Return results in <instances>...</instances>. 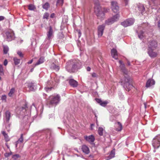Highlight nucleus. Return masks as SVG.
I'll return each mask as SVG.
<instances>
[{
	"label": "nucleus",
	"instance_id": "f257e3e1",
	"mask_svg": "<svg viewBox=\"0 0 160 160\" xmlns=\"http://www.w3.org/2000/svg\"><path fill=\"white\" fill-rule=\"evenodd\" d=\"M82 64L78 60H71L68 61L66 63V68L69 72H73L81 68Z\"/></svg>",
	"mask_w": 160,
	"mask_h": 160
},
{
	"label": "nucleus",
	"instance_id": "f03ea898",
	"mask_svg": "<svg viewBox=\"0 0 160 160\" xmlns=\"http://www.w3.org/2000/svg\"><path fill=\"white\" fill-rule=\"evenodd\" d=\"M61 100V97L59 94H54L49 97L47 104L49 107L56 106L59 104Z\"/></svg>",
	"mask_w": 160,
	"mask_h": 160
},
{
	"label": "nucleus",
	"instance_id": "7ed1b4c3",
	"mask_svg": "<svg viewBox=\"0 0 160 160\" xmlns=\"http://www.w3.org/2000/svg\"><path fill=\"white\" fill-rule=\"evenodd\" d=\"M109 9L102 8L99 5L96 4L94 7V11L97 16L98 17H103L104 15V13L107 12Z\"/></svg>",
	"mask_w": 160,
	"mask_h": 160
},
{
	"label": "nucleus",
	"instance_id": "20e7f679",
	"mask_svg": "<svg viewBox=\"0 0 160 160\" xmlns=\"http://www.w3.org/2000/svg\"><path fill=\"white\" fill-rule=\"evenodd\" d=\"M122 83L123 84L124 88L127 91H129L133 87L130 82V78L128 76H125L124 79L122 81Z\"/></svg>",
	"mask_w": 160,
	"mask_h": 160
},
{
	"label": "nucleus",
	"instance_id": "39448f33",
	"mask_svg": "<svg viewBox=\"0 0 160 160\" xmlns=\"http://www.w3.org/2000/svg\"><path fill=\"white\" fill-rule=\"evenodd\" d=\"M119 17V15L117 14L113 16L111 18H110L105 21L106 24L109 25L114 22H115L117 21Z\"/></svg>",
	"mask_w": 160,
	"mask_h": 160
},
{
	"label": "nucleus",
	"instance_id": "423d86ee",
	"mask_svg": "<svg viewBox=\"0 0 160 160\" xmlns=\"http://www.w3.org/2000/svg\"><path fill=\"white\" fill-rule=\"evenodd\" d=\"M152 145L154 148H158L160 145V135L156 137L152 141Z\"/></svg>",
	"mask_w": 160,
	"mask_h": 160
},
{
	"label": "nucleus",
	"instance_id": "0eeeda50",
	"mask_svg": "<svg viewBox=\"0 0 160 160\" xmlns=\"http://www.w3.org/2000/svg\"><path fill=\"white\" fill-rule=\"evenodd\" d=\"M134 22V20L133 18H129L122 22L121 25L126 27L132 25Z\"/></svg>",
	"mask_w": 160,
	"mask_h": 160
},
{
	"label": "nucleus",
	"instance_id": "6e6552de",
	"mask_svg": "<svg viewBox=\"0 0 160 160\" xmlns=\"http://www.w3.org/2000/svg\"><path fill=\"white\" fill-rule=\"evenodd\" d=\"M111 8L113 12H118L119 10V7L117 2L112 1L111 2Z\"/></svg>",
	"mask_w": 160,
	"mask_h": 160
},
{
	"label": "nucleus",
	"instance_id": "1a4fd4ad",
	"mask_svg": "<svg viewBox=\"0 0 160 160\" xmlns=\"http://www.w3.org/2000/svg\"><path fill=\"white\" fill-rule=\"evenodd\" d=\"M158 46V43L155 40H153L150 41L148 43V47L149 49H156Z\"/></svg>",
	"mask_w": 160,
	"mask_h": 160
},
{
	"label": "nucleus",
	"instance_id": "9d476101",
	"mask_svg": "<svg viewBox=\"0 0 160 160\" xmlns=\"http://www.w3.org/2000/svg\"><path fill=\"white\" fill-rule=\"evenodd\" d=\"M105 27V26L104 25L98 26V35L99 37H101L102 36Z\"/></svg>",
	"mask_w": 160,
	"mask_h": 160
},
{
	"label": "nucleus",
	"instance_id": "9b49d317",
	"mask_svg": "<svg viewBox=\"0 0 160 160\" xmlns=\"http://www.w3.org/2000/svg\"><path fill=\"white\" fill-rule=\"evenodd\" d=\"M155 49H148V53L151 57L154 58L157 56V53L156 52L153 51Z\"/></svg>",
	"mask_w": 160,
	"mask_h": 160
},
{
	"label": "nucleus",
	"instance_id": "f8f14e48",
	"mask_svg": "<svg viewBox=\"0 0 160 160\" xmlns=\"http://www.w3.org/2000/svg\"><path fill=\"white\" fill-rule=\"evenodd\" d=\"M53 30L51 26H50L48 31L47 33V38L49 40L51 39L53 35Z\"/></svg>",
	"mask_w": 160,
	"mask_h": 160
},
{
	"label": "nucleus",
	"instance_id": "ddd939ff",
	"mask_svg": "<svg viewBox=\"0 0 160 160\" xmlns=\"http://www.w3.org/2000/svg\"><path fill=\"white\" fill-rule=\"evenodd\" d=\"M111 54L112 57L116 59L118 58V55L117 50L115 48H113L111 51Z\"/></svg>",
	"mask_w": 160,
	"mask_h": 160
},
{
	"label": "nucleus",
	"instance_id": "4468645a",
	"mask_svg": "<svg viewBox=\"0 0 160 160\" xmlns=\"http://www.w3.org/2000/svg\"><path fill=\"white\" fill-rule=\"evenodd\" d=\"M69 82L70 85L74 88L77 87L78 85V82L73 79H70Z\"/></svg>",
	"mask_w": 160,
	"mask_h": 160
},
{
	"label": "nucleus",
	"instance_id": "2eb2a0df",
	"mask_svg": "<svg viewBox=\"0 0 160 160\" xmlns=\"http://www.w3.org/2000/svg\"><path fill=\"white\" fill-rule=\"evenodd\" d=\"M119 67L121 71L123 73V74L126 75L127 76H128V71L126 68L125 65L123 64L121 65H120Z\"/></svg>",
	"mask_w": 160,
	"mask_h": 160
},
{
	"label": "nucleus",
	"instance_id": "dca6fc26",
	"mask_svg": "<svg viewBox=\"0 0 160 160\" xmlns=\"http://www.w3.org/2000/svg\"><path fill=\"white\" fill-rule=\"evenodd\" d=\"M7 38L8 40L11 41L14 38V34L13 32H7L6 33Z\"/></svg>",
	"mask_w": 160,
	"mask_h": 160
},
{
	"label": "nucleus",
	"instance_id": "f3484780",
	"mask_svg": "<svg viewBox=\"0 0 160 160\" xmlns=\"http://www.w3.org/2000/svg\"><path fill=\"white\" fill-rule=\"evenodd\" d=\"M155 82L153 79H149L147 81L146 87L147 88L155 84Z\"/></svg>",
	"mask_w": 160,
	"mask_h": 160
},
{
	"label": "nucleus",
	"instance_id": "a211bd4d",
	"mask_svg": "<svg viewBox=\"0 0 160 160\" xmlns=\"http://www.w3.org/2000/svg\"><path fill=\"white\" fill-rule=\"evenodd\" d=\"M84 139L88 142H93L95 140V138L92 135H91L88 136H85Z\"/></svg>",
	"mask_w": 160,
	"mask_h": 160
},
{
	"label": "nucleus",
	"instance_id": "6ab92c4d",
	"mask_svg": "<svg viewBox=\"0 0 160 160\" xmlns=\"http://www.w3.org/2000/svg\"><path fill=\"white\" fill-rule=\"evenodd\" d=\"M116 125L115 130L117 131H121L122 128V126L120 122H118L115 123Z\"/></svg>",
	"mask_w": 160,
	"mask_h": 160
},
{
	"label": "nucleus",
	"instance_id": "aec40b11",
	"mask_svg": "<svg viewBox=\"0 0 160 160\" xmlns=\"http://www.w3.org/2000/svg\"><path fill=\"white\" fill-rule=\"evenodd\" d=\"M10 117L11 113L10 112L8 111H6L5 113V118L7 123L9 122Z\"/></svg>",
	"mask_w": 160,
	"mask_h": 160
},
{
	"label": "nucleus",
	"instance_id": "412c9836",
	"mask_svg": "<svg viewBox=\"0 0 160 160\" xmlns=\"http://www.w3.org/2000/svg\"><path fill=\"white\" fill-rule=\"evenodd\" d=\"M82 149L83 152L86 154H88L89 152V148L85 145H83L82 146Z\"/></svg>",
	"mask_w": 160,
	"mask_h": 160
},
{
	"label": "nucleus",
	"instance_id": "4be33fe9",
	"mask_svg": "<svg viewBox=\"0 0 160 160\" xmlns=\"http://www.w3.org/2000/svg\"><path fill=\"white\" fill-rule=\"evenodd\" d=\"M50 68L51 69L54 70L56 71H58L59 69V66L56 65L54 63L51 64Z\"/></svg>",
	"mask_w": 160,
	"mask_h": 160
},
{
	"label": "nucleus",
	"instance_id": "5701e85b",
	"mask_svg": "<svg viewBox=\"0 0 160 160\" xmlns=\"http://www.w3.org/2000/svg\"><path fill=\"white\" fill-rule=\"evenodd\" d=\"M23 141V134H21L20 138L18 139V140L16 142V147H17L18 144L19 143H22Z\"/></svg>",
	"mask_w": 160,
	"mask_h": 160
},
{
	"label": "nucleus",
	"instance_id": "b1692460",
	"mask_svg": "<svg viewBox=\"0 0 160 160\" xmlns=\"http://www.w3.org/2000/svg\"><path fill=\"white\" fill-rule=\"evenodd\" d=\"M35 84L34 83H31L28 84V88L29 90L31 91H33L35 90Z\"/></svg>",
	"mask_w": 160,
	"mask_h": 160
},
{
	"label": "nucleus",
	"instance_id": "393cba45",
	"mask_svg": "<svg viewBox=\"0 0 160 160\" xmlns=\"http://www.w3.org/2000/svg\"><path fill=\"white\" fill-rule=\"evenodd\" d=\"M138 10L140 11V13L142 14V13L145 11V8L144 6L142 5H140L138 6Z\"/></svg>",
	"mask_w": 160,
	"mask_h": 160
},
{
	"label": "nucleus",
	"instance_id": "a878e982",
	"mask_svg": "<svg viewBox=\"0 0 160 160\" xmlns=\"http://www.w3.org/2000/svg\"><path fill=\"white\" fill-rule=\"evenodd\" d=\"M44 58L43 57H41L39 59L38 61L35 64V66L38 65L43 63L44 62Z\"/></svg>",
	"mask_w": 160,
	"mask_h": 160
},
{
	"label": "nucleus",
	"instance_id": "bb28decb",
	"mask_svg": "<svg viewBox=\"0 0 160 160\" xmlns=\"http://www.w3.org/2000/svg\"><path fill=\"white\" fill-rule=\"evenodd\" d=\"M2 133L4 136V138L5 141L7 142L10 140V139L8 136L7 134L5 131H3L2 132Z\"/></svg>",
	"mask_w": 160,
	"mask_h": 160
},
{
	"label": "nucleus",
	"instance_id": "cd10ccee",
	"mask_svg": "<svg viewBox=\"0 0 160 160\" xmlns=\"http://www.w3.org/2000/svg\"><path fill=\"white\" fill-rule=\"evenodd\" d=\"M138 36L140 39H142L144 37V32L141 31L138 33Z\"/></svg>",
	"mask_w": 160,
	"mask_h": 160
},
{
	"label": "nucleus",
	"instance_id": "c85d7f7f",
	"mask_svg": "<svg viewBox=\"0 0 160 160\" xmlns=\"http://www.w3.org/2000/svg\"><path fill=\"white\" fill-rule=\"evenodd\" d=\"M50 7L49 3L47 2H46L43 6L42 8L43 9L47 10Z\"/></svg>",
	"mask_w": 160,
	"mask_h": 160
},
{
	"label": "nucleus",
	"instance_id": "c756f323",
	"mask_svg": "<svg viewBox=\"0 0 160 160\" xmlns=\"http://www.w3.org/2000/svg\"><path fill=\"white\" fill-rule=\"evenodd\" d=\"M15 91V89L14 88H12L10 90V91L8 93V96L10 97H12V94L14 93Z\"/></svg>",
	"mask_w": 160,
	"mask_h": 160
},
{
	"label": "nucleus",
	"instance_id": "7c9ffc66",
	"mask_svg": "<svg viewBox=\"0 0 160 160\" xmlns=\"http://www.w3.org/2000/svg\"><path fill=\"white\" fill-rule=\"evenodd\" d=\"M103 129L102 127H99L98 129V133L100 136H102L103 135Z\"/></svg>",
	"mask_w": 160,
	"mask_h": 160
},
{
	"label": "nucleus",
	"instance_id": "2f4dec72",
	"mask_svg": "<svg viewBox=\"0 0 160 160\" xmlns=\"http://www.w3.org/2000/svg\"><path fill=\"white\" fill-rule=\"evenodd\" d=\"M28 9L30 10H34L36 9V8L34 5L30 4L28 6Z\"/></svg>",
	"mask_w": 160,
	"mask_h": 160
},
{
	"label": "nucleus",
	"instance_id": "473e14b6",
	"mask_svg": "<svg viewBox=\"0 0 160 160\" xmlns=\"http://www.w3.org/2000/svg\"><path fill=\"white\" fill-rule=\"evenodd\" d=\"M9 50L8 47L7 46H4L3 47V53L4 54L7 53Z\"/></svg>",
	"mask_w": 160,
	"mask_h": 160
},
{
	"label": "nucleus",
	"instance_id": "72a5a7b5",
	"mask_svg": "<svg viewBox=\"0 0 160 160\" xmlns=\"http://www.w3.org/2000/svg\"><path fill=\"white\" fill-rule=\"evenodd\" d=\"M13 60L14 61V63L16 65H18L20 62V59H18L16 58H14L13 59Z\"/></svg>",
	"mask_w": 160,
	"mask_h": 160
},
{
	"label": "nucleus",
	"instance_id": "f704fd0d",
	"mask_svg": "<svg viewBox=\"0 0 160 160\" xmlns=\"http://www.w3.org/2000/svg\"><path fill=\"white\" fill-rule=\"evenodd\" d=\"M4 74V73L2 65L0 64V76H2Z\"/></svg>",
	"mask_w": 160,
	"mask_h": 160
},
{
	"label": "nucleus",
	"instance_id": "c9c22d12",
	"mask_svg": "<svg viewBox=\"0 0 160 160\" xmlns=\"http://www.w3.org/2000/svg\"><path fill=\"white\" fill-rule=\"evenodd\" d=\"M63 2V0H58L57 2V6H62Z\"/></svg>",
	"mask_w": 160,
	"mask_h": 160
},
{
	"label": "nucleus",
	"instance_id": "e433bc0d",
	"mask_svg": "<svg viewBox=\"0 0 160 160\" xmlns=\"http://www.w3.org/2000/svg\"><path fill=\"white\" fill-rule=\"evenodd\" d=\"M20 157V156L18 154H16L13 155L12 158L13 160H17V159Z\"/></svg>",
	"mask_w": 160,
	"mask_h": 160
},
{
	"label": "nucleus",
	"instance_id": "4c0bfd02",
	"mask_svg": "<svg viewBox=\"0 0 160 160\" xmlns=\"http://www.w3.org/2000/svg\"><path fill=\"white\" fill-rule=\"evenodd\" d=\"M49 16V13L48 12H46L44 14L43 16V19H48Z\"/></svg>",
	"mask_w": 160,
	"mask_h": 160
},
{
	"label": "nucleus",
	"instance_id": "58836bf2",
	"mask_svg": "<svg viewBox=\"0 0 160 160\" xmlns=\"http://www.w3.org/2000/svg\"><path fill=\"white\" fill-rule=\"evenodd\" d=\"M108 103V102L107 101H102V102L101 103L100 105L102 106L105 107V106Z\"/></svg>",
	"mask_w": 160,
	"mask_h": 160
},
{
	"label": "nucleus",
	"instance_id": "ea45409f",
	"mask_svg": "<svg viewBox=\"0 0 160 160\" xmlns=\"http://www.w3.org/2000/svg\"><path fill=\"white\" fill-rule=\"evenodd\" d=\"M114 152L112 150L111 151L110 153V154L109 156L110 158H113L114 157Z\"/></svg>",
	"mask_w": 160,
	"mask_h": 160
},
{
	"label": "nucleus",
	"instance_id": "a19ab883",
	"mask_svg": "<svg viewBox=\"0 0 160 160\" xmlns=\"http://www.w3.org/2000/svg\"><path fill=\"white\" fill-rule=\"evenodd\" d=\"M12 154V152H6L4 154V156L6 157H8L10 156Z\"/></svg>",
	"mask_w": 160,
	"mask_h": 160
},
{
	"label": "nucleus",
	"instance_id": "79ce46f5",
	"mask_svg": "<svg viewBox=\"0 0 160 160\" xmlns=\"http://www.w3.org/2000/svg\"><path fill=\"white\" fill-rule=\"evenodd\" d=\"M18 54L21 58H22L23 56V54L21 52L18 51L17 52Z\"/></svg>",
	"mask_w": 160,
	"mask_h": 160
},
{
	"label": "nucleus",
	"instance_id": "37998d69",
	"mask_svg": "<svg viewBox=\"0 0 160 160\" xmlns=\"http://www.w3.org/2000/svg\"><path fill=\"white\" fill-rule=\"evenodd\" d=\"M6 98H7V97L6 95H3L1 99L2 100H4L5 101H6Z\"/></svg>",
	"mask_w": 160,
	"mask_h": 160
},
{
	"label": "nucleus",
	"instance_id": "c03bdc74",
	"mask_svg": "<svg viewBox=\"0 0 160 160\" xmlns=\"http://www.w3.org/2000/svg\"><path fill=\"white\" fill-rule=\"evenodd\" d=\"M96 100L98 103L100 104V105L102 101L101 99L97 98L96 99Z\"/></svg>",
	"mask_w": 160,
	"mask_h": 160
},
{
	"label": "nucleus",
	"instance_id": "a18cd8bd",
	"mask_svg": "<svg viewBox=\"0 0 160 160\" xmlns=\"http://www.w3.org/2000/svg\"><path fill=\"white\" fill-rule=\"evenodd\" d=\"M77 31L78 32V37L79 38L81 36V33L80 30H78Z\"/></svg>",
	"mask_w": 160,
	"mask_h": 160
},
{
	"label": "nucleus",
	"instance_id": "49530a36",
	"mask_svg": "<svg viewBox=\"0 0 160 160\" xmlns=\"http://www.w3.org/2000/svg\"><path fill=\"white\" fill-rule=\"evenodd\" d=\"M4 65L5 66H6L8 64V61L7 59H5L4 61V63H3Z\"/></svg>",
	"mask_w": 160,
	"mask_h": 160
},
{
	"label": "nucleus",
	"instance_id": "de8ad7c7",
	"mask_svg": "<svg viewBox=\"0 0 160 160\" xmlns=\"http://www.w3.org/2000/svg\"><path fill=\"white\" fill-rule=\"evenodd\" d=\"M5 17L3 16H0V21H2L4 19Z\"/></svg>",
	"mask_w": 160,
	"mask_h": 160
},
{
	"label": "nucleus",
	"instance_id": "09e8293b",
	"mask_svg": "<svg viewBox=\"0 0 160 160\" xmlns=\"http://www.w3.org/2000/svg\"><path fill=\"white\" fill-rule=\"evenodd\" d=\"M92 76L93 77H96L97 76L96 73L94 72H93L92 73Z\"/></svg>",
	"mask_w": 160,
	"mask_h": 160
},
{
	"label": "nucleus",
	"instance_id": "8fccbe9b",
	"mask_svg": "<svg viewBox=\"0 0 160 160\" xmlns=\"http://www.w3.org/2000/svg\"><path fill=\"white\" fill-rule=\"evenodd\" d=\"M55 16V14L54 13H52L50 15V17L51 18H53Z\"/></svg>",
	"mask_w": 160,
	"mask_h": 160
},
{
	"label": "nucleus",
	"instance_id": "3c124183",
	"mask_svg": "<svg viewBox=\"0 0 160 160\" xmlns=\"http://www.w3.org/2000/svg\"><path fill=\"white\" fill-rule=\"evenodd\" d=\"M27 108V105H26V104L25 105L24 107H22V109H24L26 111V108Z\"/></svg>",
	"mask_w": 160,
	"mask_h": 160
},
{
	"label": "nucleus",
	"instance_id": "603ef678",
	"mask_svg": "<svg viewBox=\"0 0 160 160\" xmlns=\"http://www.w3.org/2000/svg\"><path fill=\"white\" fill-rule=\"evenodd\" d=\"M125 2V5L126 6L128 4V2L129 0H124Z\"/></svg>",
	"mask_w": 160,
	"mask_h": 160
},
{
	"label": "nucleus",
	"instance_id": "864d4df0",
	"mask_svg": "<svg viewBox=\"0 0 160 160\" xmlns=\"http://www.w3.org/2000/svg\"><path fill=\"white\" fill-rule=\"evenodd\" d=\"M119 63L120 64V65H122L124 64L123 62L121 60H119Z\"/></svg>",
	"mask_w": 160,
	"mask_h": 160
},
{
	"label": "nucleus",
	"instance_id": "5fc2aeb1",
	"mask_svg": "<svg viewBox=\"0 0 160 160\" xmlns=\"http://www.w3.org/2000/svg\"><path fill=\"white\" fill-rule=\"evenodd\" d=\"M33 62V59H32L31 60L29 61H28V64H31Z\"/></svg>",
	"mask_w": 160,
	"mask_h": 160
},
{
	"label": "nucleus",
	"instance_id": "6e6d98bb",
	"mask_svg": "<svg viewBox=\"0 0 160 160\" xmlns=\"http://www.w3.org/2000/svg\"><path fill=\"white\" fill-rule=\"evenodd\" d=\"M87 70L88 71H90L91 70V68L90 67H88L87 68Z\"/></svg>",
	"mask_w": 160,
	"mask_h": 160
},
{
	"label": "nucleus",
	"instance_id": "4d7b16f0",
	"mask_svg": "<svg viewBox=\"0 0 160 160\" xmlns=\"http://www.w3.org/2000/svg\"><path fill=\"white\" fill-rule=\"evenodd\" d=\"M158 27L160 28V20H159L158 22Z\"/></svg>",
	"mask_w": 160,
	"mask_h": 160
},
{
	"label": "nucleus",
	"instance_id": "13d9d810",
	"mask_svg": "<svg viewBox=\"0 0 160 160\" xmlns=\"http://www.w3.org/2000/svg\"><path fill=\"white\" fill-rule=\"evenodd\" d=\"M127 63H128V66H129L130 65V62L129 61H127Z\"/></svg>",
	"mask_w": 160,
	"mask_h": 160
},
{
	"label": "nucleus",
	"instance_id": "bf43d9fd",
	"mask_svg": "<svg viewBox=\"0 0 160 160\" xmlns=\"http://www.w3.org/2000/svg\"><path fill=\"white\" fill-rule=\"evenodd\" d=\"M144 26H148V23H145L144 24H143V26H142L143 28H144V26H144Z\"/></svg>",
	"mask_w": 160,
	"mask_h": 160
},
{
	"label": "nucleus",
	"instance_id": "052dcab7",
	"mask_svg": "<svg viewBox=\"0 0 160 160\" xmlns=\"http://www.w3.org/2000/svg\"><path fill=\"white\" fill-rule=\"evenodd\" d=\"M91 127H92V126H94V124H91Z\"/></svg>",
	"mask_w": 160,
	"mask_h": 160
},
{
	"label": "nucleus",
	"instance_id": "680f3d73",
	"mask_svg": "<svg viewBox=\"0 0 160 160\" xmlns=\"http://www.w3.org/2000/svg\"><path fill=\"white\" fill-rule=\"evenodd\" d=\"M33 70V69H32L31 70V72H32Z\"/></svg>",
	"mask_w": 160,
	"mask_h": 160
},
{
	"label": "nucleus",
	"instance_id": "e2e57ef3",
	"mask_svg": "<svg viewBox=\"0 0 160 160\" xmlns=\"http://www.w3.org/2000/svg\"><path fill=\"white\" fill-rule=\"evenodd\" d=\"M1 80V77L0 76V80Z\"/></svg>",
	"mask_w": 160,
	"mask_h": 160
}]
</instances>
